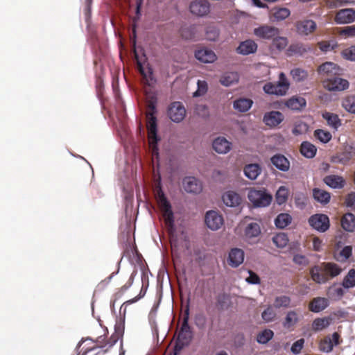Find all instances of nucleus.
Instances as JSON below:
<instances>
[{"mask_svg": "<svg viewBox=\"0 0 355 355\" xmlns=\"http://www.w3.org/2000/svg\"><path fill=\"white\" fill-rule=\"evenodd\" d=\"M316 28V24L313 20H304L297 24V29L300 34L307 35L313 33Z\"/></svg>", "mask_w": 355, "mask_h": 355, "instance_id": "nucleus-26", "label": "nucleus"}, {"mask_svg": "<svg viewBox=\"0 0 355 355\" xmlns=\"http://www.w3.org/2000/svg\"><path fill=\"white\" fill-rule=\"evenodd\" d=\"M207 91V83L204 80L198 81V90L193 93V96H200L205 94Z\"/></svg>", "mask_w": 355, "mask_h": 355, "instance_id": "nucleus-57", "label": "nucleus"}, {"mask_svg": "<svg viewBox=\"0 0 355 355\" xmlns=\"http://www.w3.org/2000/svg\"><path fill=\"white\" fill-rule=\"evenodd\" d=\"M189 307L187 306L184 311V317L181 328L178 332L175 350H180L184 346L189 345L193 338L191 328L189 324Z\"/></svg>", "mask_w": 355, "mask_h": 355, "instance_id": "nucleus-4", "label": "nucleus"}, {"mask_svg": "<svg viewBox=\"0 0 355 355\" xmlns=\"http://www.w3.org/2000/svg\"><path fill=\"white\" fill-rule=\"evenodd\" d=\"M284 119L283 114L279 111H270L266 112L263 121L265 124L270 127H276L280 124Z\"/></svg>", "mask_w": 355, "mask_h": 355, "instance_id": "nucleus-17", "label": "nucleus"}, {"mask_svg": "<svg viewBox=\"0 0 355 355\" xmlns=\"http://www.w3.org/2000/svg\"><path fill=\"white\" fill-rule=\"evenodd\" d=\"M322 117L327 121L328 125L335 130L342 125L341 120L336 114L325 112L322 114Z\"/></svg>", "mask_w": 355, "mask_h": 355, "instance_id": "nucleus-32", "label": "nucleus"}, {"mask_svg": "<svg viewBox=\"0 0 355 355\" xmlns=\"http://www.w3.org/2000/svg\"><path fill=\"white\" fill-rule=\"evenodd\" d=\"M289 87L290 83L286 75L281 72L277 83L268 82L263 85V89L268 94L282 96L286 94Z\"/></svg>", "mask_w": 355, "mask_h": 355, "instance_id": "nucleus-5", "label": "nucleus"}, {"mask_svg": "<svg viewBox=\"0 0 355 355\" xmlns=\"http://www.w3.org/2000/svg\"><path fill=\"white\" fill-rule=\"evenodd\" d=\"M206 318L202 314H199L195 317V324L199 329H203L205 327Z\"/></svg>", "mask_w": 355, "mask_h": 355, "instance_id": "nucleus-60", "label": "nucleus"}, {"mask_svg": "<svg viewBox=\"0 0 355 355\" xmlns=\"http://www.w3.org/2000/svg\"><path fill=\"white\" fill-rule=\"evenodd\" d=\"M249 200L254 207H262L269 205L272 196L265 191L250 189L248 195Z\"/></svg>", "mask_w": 355, "mask_h": 355, "instance_id": "nucleus-6", "label": "nucleus"}, {"mask_svg": "<svg viewBox=\"0 0 355 355\" xmlns=\"http://www.w3.org/2000/svg\"><path fill=\"white\" fill-rule=\"evenodd\" d=\"M329 306V300L325 297L313 298L309 304V309L313 313H319Z\"/></svg>", "mask_w": 355, "mask_h": 355, "instance_id": "nucleus-22", "label": "nucleus"}, {"mask_svg": "<svg viewBox=\"0 0 355 355\" xmlns=\"http://www.w3.org/2000/svg\"><path fill=\"white\" fill-rule=\"evenodd\" d=\"M183 188L187 193H198L202 189L201 182L194 177H186L182 181Z\"/></svg>", "mask_w": 355, "mask_h": 355, "instance_id": "nucleus-16", "label": "nucleus"}, {"mask_svg": "<svg viewBox=\"0 0 355 355\" xmlns=\"http://www.w3.org/2000/svg\"><path fill=\"white\" fill-rule=\"evenodd\" d=\"M276 201L279 205L285 203L288 199V190L285 187H280L277 190L276 195Z\"/></svg>", "mask_w": 355, "mask_h": 355, "instance_id": "nucleus-49", "label": "nucleus"}, {"mask_svg": "<svg viewBox=\"0 0 355 355\" xmlns=\"http://www.w3.org/2000/svg\"><path fill=\"white\" fill-rule=\"evenodd\" d=\"M318 72L322 80H324L335 76H340L341 69L335 63L327 62L319 66Z\"/></svg>", "mask_w": 355, "mask_h": 355, "instance_id": "nucleus-9", "label": "nucleus"}, {"mask_svg": "<svg viewBox=\"0 0 355 355\" xmlns=\"http://www.w3.org/2000/svg\"><path fill=\"white\" fill-rule=\"evenodd\" d=\"M323 87L330 92H341L346 90L349 87L347 80L335 76L328 79L322 80Z\"/></svg>", "mask_w": 355, "mask_h": 355, "instance_id": "nucleus-7", "label": "nucleus"}, {"mask_svg": "<svg viewBox=\"0 0 355 355\" xmlns=\"http://www.w3.org/2000/svg\"><path fill=\"white\" fill-rule=\"evenodd\" d=\"M168 114L173 121L179 123L185 117L186 110L180 102H173L168 108Z\"/></svg>", "mask_w": 355, "mask_h": 355, "instance_id": "nucleus-14", "label": "nucleus"}, {"mask_svg": "<svg viewBox=\"0 0 355 355\" xmlns=\"http://www.w3.org/2000/svg\"><path fill=\"white\" fill-rule=\"evenodd\" d=\"M222 199L223 202L228 207H235L241 203V198L239 193L233 191H228L225 192Z\"/></svg>", "mask_w": 355, "mask_h": 355, "instance_id": "nucleus-21", "label": "nucleus"}, {"mask_svg": "<svg viewBox=\"0 0 355 355\" xmlns=\"http://www.w3.org/2000/svg\"><path fill=\"white\" fill-rule=\"evenodd\" d=\"M332 322L331 317L317 318L312 322V329L315 331H320L327 328Z\"/></svg>", "mask_w": 355, "mask_h": 355, "instance_id": "nucleus-27", "label": "nucleus"}, {"mask_svg": "<svg viewBox=\"0 0 355 355\" xmlns=\"http://www.w3.org/2000/svg\"><path fill=\"white\" fill-rule=\"evenodd\" d=\"M323 182L332 189H343L345 185V180L338 175H329L323 178Z\"/></svg>", "mask_w": 355, "mask_h": 355, "instance_id": "nucleus-20", "label": "nucleus"}, {"mask_svg": "<svg viewBox=\"0 0 355 355\" xmlns=\"http://www.w3.org/2000/svg\"><path fill=\"white\" fill-rule=\"evenodd\" d=\"M253 33L259 38L269 40L279 35V30L272 26L262 25L254 28Z\"/></svg>", "mask_w": 355, "mask_h": 355, "instance_id": "nucleus-11", "label": "nucleus"}, {"mask_svg": "<svg viewBox=\"0 0 355 355\" xmlns=\"http://www.w3.org/2000/svg\"><path fill=\"white\" fill-rule=\"evenodd\" d=\"M313 195L317 201L323 204L328 203L331 198L329 192L317 188L313 190Z\"/></svg>", "mask_w": 355, "mask_h": 355, "instance_id": "nucleus-38", "label": "nucleus"}, {"mask_svg": "<svg viewBox=\"0 0 355 355\" xmlns=\"http://www.w3.org/2000/svg\"><path fill=\"white\" fill-rule=\"evenodd\" d=\"M304 338H300L294 342L291 346V352L295 354H300L304 347Z\"/></svg>", "mask_w": 355, "mask_h": 355, "instance_id": "nucleus-58", "label": "nucleus"}, {"mask_svg": "<svg viewBox=\"0 0 355 355\" xmlns=\"http://www.w3.org/2000/svg\"><path fill=\"white\" fill-rule=\"evenodd\" d=\"M205 222L211 230H218L223 225V216L216 211H209L205 215Z\"/></svg>", "mask_w": 355, "mask_h": 355, "instance_id": "nucleus-13", "label": "nucleus"}, {"mask_svg": "<svg viewBox=\"0 0 355 355\" xmlns=\"http://www.w3.org/2000/svg\"><path fill=\"white\" fill-rule=\"evenodd\" d=\"M341 271L340 267L335 263L322 262L311 267L309 273L314 282L322 284L339 275Z\"/></svg>", "mask_w": 355, "mask_h": 355, "instance_id": "nucleus-2", "label": "nucleus"}, {"mask_svg": "<svg viewBox=\"0 0 355 355\" xmlns=\"http://www.w3.org/2000/svg\"><path fill=\"white\" fill-rule=\"evenodd\" d=\"M249 277L246 278V282L252 284H258L260 283L259 277L253 271L249 270Z\"/></svg>", "mask_w": 355, "mask_h": 355, "instance_id": "nucleus-59", "label": "nucleus"}, {"mask_svg": "<svg viewBox=\"0 0 355 355\" xmlns=\"http://www.w3.org/2000/svg\"><path fill=\"white\" fill-rule=\"evenodd\" d=\"M239 81V75L236 72H228L223 74L220 79V83L226 87L237 83Z\"/></svg>", "mask_w": 355, "mask_h": 355, "instance_id": "nucleus-37", "label": "nucleus"}, {"mask_svg": "<svg viewBox=\"0 0 355 355\" xmlns=\"http://www.w3.org/2000/svg\"><path fill=\"white\" fill-rule=\"evenodd\" d=\"M291 298L285 295L276 296L274 299L273 306L275 309H287L291 306Z\"/></svg>", "mask_w": 355, "mask_h": 355, "instance_id": "nucleus-33", "label": "nucleus"}, {"mask_svg": "<svg viewBox=\"0 0 355 355\" xmlns=\"http://www.w3.org/2000/svg\"><path fill=\"white\" fill-rule=\"evenodd\" d=\"M308 223L313 229L320 232H325L330 226L329 217L323 214H315L311 216Z\"/></svg>", "mask_w": 355, "mask_h": 355, "instance_id": "nucleus-8", "label": "nucleus"}, {"mask_svg": "<svg viewBox=\"0 0 355 355\" xmlns=\"http://www.w3.org/2000/svg\"><path fill=\"white\" fill-rule=\"evenodd\" d=\"M301 320V315L299 310H290L286 312L282 321L283 327L290 331H293L297 324Z\"/></svg>", "mask_w": 355, "mask_h": 355, "instance_id": "nucleus-10", "label": "nucleus"}, {"mask_svg": "<svg viewBox=\"0 0 355 355\" xmlns=\"http://www.w3.org/2000/svg\"><path fill=\"white\" fill-rule=\"evenodd\" d=\"M343 228L347 232H353L355 230L354 215L351 213L345 214L341 219Z\"/></svg>", "mask_w": 355, "mask_h": 355, "instance_id": "nucleus-35", "label": "nucleus"}, {"mask_svg": "<svg viewBox=\"0 0 355 355\" xmlns=\"http://www.w3.org/2000/svg\"><path fill=\"white\" fill-rule=\"evenodd\" d=\"M243 171L248 178L254 180L260 175L261 168L258 164H250L244 167Z\"/></svg>", "mask_w": 355, "mask_h": 355, "instance_id": "nucleus-29", "label": "nucleus"}, {"mask_svg": "<svg viewBox=\"0 0 355 355\" xmlns=\"http://www.w3.org/2000/svg\"><path fill=\"white\" fill-rule=\"evenodd\" d=\"M318 46L322 51L327 52L334 50L337 44L335 42L322 41L318 42Z\"/></svg>", "mask_w": 355, "mask_h": 355, "instance_id": "nucleus-55", "label": "nucleus"}, {"mask_svg": "<svg viewBox=\"0 0 355 355\" xmlns=\"http://www.w3.org/2000/svg\"><path fill=\"white\" fill-rule=\"evenodd\" d=\"M229 296L225 293L219 294L216 297V306L218 309L223 310L227 307Z\"/></svg>", "mask_w": 355, "mask_h": 355, "instance_id": "nucleus-54", "label": "nucleus"}, {"mask_svg": "<svg viewBox=\"0 0 355 355\" xmlns=\"http://www.w3.org/2000/svg\"><path fill=\"white\" fill-rule=\"evenodd\" d=\"M308 130L309 126L306 123L303 121H299L295 123L292 132L293 135L297 136L305 134L308 131Z\"/></svg>", "mask_w": 355, "mask_h": 355, "instance_id": "nucleus-51", "label": "nucleus"}, {"mask_svg": "<svg viewBox=\"0 0 355 355\" xmlns=\"http://www.w3.org/2000/svg\"><path fill=\"white\" fill-rule=\"evenodd\" d=\"M292 216L288 213H281L275 219V226L279 229H284L292 222Z\"/></svg>", "mask_w": 355, "mask_h": 355, "instance_id": "nucleus-31", "label": "nucleus"}, {"mask_svg": "<svg viewBox=\"0 0 355 355\" xmlns=\"http://www.w3.org/2000/svg\"><path fill=\"white\" fill-rule=\"evenodd\" d=\"M197 31V26L195 25L181 29V35L186 40L196 39L195 31Z\"/></svg>", "mask_w": 355, "mask_h": 355, "instance_id": "nucleus-50", "label": "nucleus"}, {"mask_svg": "<svg viewBox=\"0 0 355 355\" xmlns=\"http://www.w3.org/2000/svg\"><path fill=\"white\" fill-rule=\"evenodd\" d=\"M132 282L133 277H130L128 281L120 288L119 291L116 293V295H118L119 297L121 296L131 286Z\"/></svg>", "mask_w": 355, "mask_h": 355, "instance_id": "nucleus-61", "label": "nucleus"}, {"mask_svg": "<svg viewBox=\"0 0 355 355\" xmlns=\"http://www.w3.org/2000/svg\"><path fill=\"white\" fill-rule=\"evenodd\" d=\"M318 349L320 352L324 353H329L334 349V344L331 341L330 336H325L321 339L318 344Z\"/></svg>", "mask_w": 355, "mask_h": 355, "instance_id": "nucleus-39", "label": "nucleus"}, {"mask_svg": "<svg viewBox=\"0 0 355 355\" xmlns=\"http://www.w3.org/2000/svg\"><path fill=\"white\" fill-rule=\"evenodd\" d=\"M260 234L261 227L257 223L248 224L245 230V236L248 241L257 238Z\"/></svg>", "mask_w": 355, "mask_h": 355, "instance_id": "nucleus-28", "label": "nucleus"}, {"mask_svg": "<svg viewBox=\"0 0 355 355\" xmlns=\"http://www.w3.org/2000/svg\"><path fill=\"white\" fill-rule=\"evenodd\" d=\"M322 6L327 9H336L339 7L345 6L343 0H324Z\"/></svg>", "mask_w": 355, "mask_h": 355, "instance_id": "nucleus-52", "label": "nucleus"}, {"mask_svg": "<svg viewBox=\"0 0 355 355\" xmlns=\"http://www.w3.org/2000/svg\"><path fill=\"white\" fill-rule=\"evenodd\" d=\"M286 105L293 110H300L306 105V101L302 97H292L286 102Z\"/></svg>", "mask_w": 355, "mask_h": 355, "instance_id": "nucleus-36", "label": "nucleus"}, {"mask_svg": "<svg viewBox=\"0 0 355 355\" xmlns=\"http://www.w3.org/2000/svg\"><path fill=\"white\" fill-rule=\"evenodd\" d=\"M291 12L288 8H279L274 10L273 16L277 20H283L290 15Z\"/></svg>", "mask_w": 355, "mask_h": 355, "instance_id": "nucleus-53", "label": "nucleus"}, {"mask_svg": "<svg viewBox=\"0 0 355 355\" xmlns=\"http://www.w3.org/2000/svg\"><path fill=\"white\" fill-rule=\"evenodd\" d=\"M343 107L351 114H355V95L346 96L342 102Z\"/></svg>", "mask_w": 355, "mask_h": 355, "instance_id": "nucleus-40", "label": "nucleus"}, {"mask_svg": "<svg viewBox=\"0 0 355 355\" xmlns=\"http://www.w3.org/2000/svg\"><path fill=\"white\" fill-rule=\"evenodd\" d=\"M277 316L274 306H268L261 313V318L265 322L273 321Z\"/></svg>", "mask_w": 355, "mask_h": 355, "instance_id": "nucleus-45", "label": "nucleus"}, {"mask_svg": "<svg viewBox=\"0 0 355 355\" xmlns=\"http://www.w3.org/2000/svg\"><path fill=\"white\" fill-rule=\"evenodd\" d=\"M272 40V48H275L278 51L284 49L288 45V39L286 37L279 36V35L273 37Z\"/></svg>", "mask_w": 355, "mask_h": 355, "instance_id": "nucleus-42", "label": "nucleus"}, {"mask_svg": "<svg viewBox=\"0 0 355 355\" xmlns=\"http://www.w3.org/2000/svg\"><path fill=\"white\" fill-rule=\"evenodd\" d=\"M338 33L346 37H355V25L342 28Z\"/></svg>", "mask_w": 355, "mask_h": 355, "instance_id": "nucleus-56", "label": "nucleus"}, {"mask_svg": "<svg viewBox=\"0 0 355 355\" xmlns=\"http://www.w3.org/2000/svg\"><path fill=\"white\" fill-rule=\"evenodd\" d=\"M274 336V332L270 329H265L260 332L257 337L259 343L266 344Z\"/></svg>", "mask_w": 355, "mask_h": 355, "instance_id": "nucleus-46", "label": "nucleus"}, {"mask_svg": "<svg viewBox=\"0 0 355 355\" xmlns=\"http://www.w3.org/2000/svg\"><path fill=\"white\" fill-rule=\"evenodd\" d=\"M209 3L206 0H197L191 3L189 8L192 14L202 17L209 12Z\"/></svg>", "mask_w": 355, "mask_h": 355, "instance_id": "nucleus-15", "label": "nucleus"}, {"mask_svg": "<svg viewBox=\"0 0 355 355\" xmlns=\"http://www.w3.org/2000/svg\"><path fill=\"white\" fill-rule=\"evenodd\" d=\"M155 197L162 212L167 231L168 234H172L175 232V228L174 214L172 210L171 205L160 187L157 188Z\"/></svg>", "mask_w": 355, "mask_h": 355, "instance_id": "nucleus-3", "label": "nucleus"}, {"mask_svg": "<svg viewBox=\"0 0 355 355\" xmlns=\"http://www.w3.org/2000/svg\"><path fill=\"white\" fill-rule=\"evenodd\" d=\"M257 49V44L251 40L242 42L238 46L236 51L239 54L248 55L254 53Z\"/></svg>", "mask_w": 355, "mask_h": 355, "instance_id": "nucleus-25", "label": "nucleus"}, {"mask_svg": "<svg viewBox=\"0 0 355 355\" xmlns=\"http://www.w3.org/2000/svg\"><path fill=\"white\" fill-rule=\"evenodd\" d=\"M331 339L334 344V347L339 345L343 342V339L341 338L340 335L338 332L333 333Z\"/></svg>", "mask_w": 355, "mask_h": 355, "instance_id": "nucleus-63", "label": "nucleus"}, {"mask_svg": "<svg viewBox=\"0 0 355 355\" xmlns=\"http://www.w3.org/2000/svg\"><path fill=\"white\" fill-rule=\"evenodd\" d=\"M244 261V252L239 248H233L229 252L227 259L228 264L233 267L236 268L240 266Z\"/></svg>", "mask_w": 355, "mask_h": 355, "instance_id": "nucleus-18", "label": "nucleus"}, {"mask_svg": "<svg viewBox=\"0 0 355 355\" xmlns=\"http://www.w3.org/2000/svg\"><path fill=\"white\" fill-rule=\"evenodd\" d=\"M146 98L148 108L146 112L148 137L150 146L152 148L153 154L158 155L157 145L160 139L157 134V118L155 116L157 98L156 94L153 92H146Z\"/></svg>", "mask_w": 355, "mask_h": 355, "instance_id": "nucleus-1", "label": "nucleus"}, {"mask_svg": "<svg viewBox=\"0 0 355 355\" xmlns=\"http://www.w3.org/2000/svg\"><path fill=\"white\" fill-rule=\"evenodd\" d=\"M219 37V31L214 26H208L205 31V38L209 41H216Z\"/></svg>", "mask_w": 355, "mask_h": 355, "instance_id": "nucleus-48", "label": "nucleus"}, {"mask_svg": "<svg viewBox=\"0 0 355 355\" xmlns=\"http://www.w3.org/2000/svg\"><path fill=\"white\" fill-rule=\"evenodd\" d=\"M334 21L337 24H347L355 21V10L354 8H343L336 12Z\"/></svg>", "mask_w": 355, "mask_h": 355, "instance_id": "nucleus-12", "label": "nucleus"}, {"mask_svg": "<svg viewBox=\"0 0 355 355\" xmlns=\"http://www.w3.org/2000/svg\"><path fill=\"white\" fill-rule=\"evenodd\" d=\"M345 202L347 207H352L355 205V193L348 194L346 198Z\"/></svg>", "mask_w": 355, "mask_h": 355, "instance_id": "nucleus-64", "label": "nucleus"}, {"mask_svg": "<svg viewBox=\"0 0 355 355\" xmlns=\"http://www.w3.org/2000/svg\"><path fill=\"white\" fill-rule=\"evenodd\" d=\"M232 144L225 137H218L213 141V148L216 152L220 154H225L231 149Z\"/></svg>", "mask_w": 355, "mask_h": 355, "instance_id": "nucleus-24", "label": "nucleus"}, {"mask_svg": "<svg viewBox=\"0 0 355 355\" xmlns=\"http://www.w3.org/2000/svg\"><path fill=\"white\" fill-rule=\"evenodd\" d=\"M317 148L309 141H303L300 145V153L306 158H313L316 155Z\"/></svg>", "mask_w": 355, "mask_h": 355, "instance_id": "nucleus-30", "label": "nucleus"}, {"mask_svg": "<svg viewBox=\"0 0 355 355\" xmlns=\"http://www.w3.org/2000/svg\"><path fill=\"white\" fill-rule=\"evenodd\" d=\"M272 242L277 248H282L287 245L288 239L285 233H279L273 236Z\"/></svg>", "mask_w": 355, "mask_h": 355, "instance_id": "nucleus-44", "label": "nucleus"}, {"mask_svg": "<svg viewBox=\"0 0 355 355\" xmlns=\"http://www.w3.org/2000/svg\"><path fill=\"white\" fill-rule=\"evenodd\" d=\"M253 102L249 98H241L234 102V108L239 112H247L252 105Z\"/></svg>", "mask_w": 355, "mask_h": 355, "instance_id": "nucleus-34", "label": "nucleus"}, {"mask_svg": "<svg viewBox=\"0 0 355 355\" xmlns=\"http://www.w3.org/2000/svg\"><path fill=\"white\" fill-rule=\"evenodd\" d=\"M271 163L282 171H288L290 168V162L283 155L276 154L270 159Z\"/></svg>", "mask_w": 355, "mask_h": 355, "instance_id": "nucleus-23", "label": "nucleus"}, {"mask_svg": "<svg viewBox=\"0 0 355 355\" xmlns=\"http://www.w3.org/2000/svg\"><path fill=\"white\" fill-rule=\"evenodd\" d=\"M352 253V248L351 246H345L343 248L340 252V255L343 257L345 259H349Z\"/></svg>", "mask_w": 355, "mask_h": 355, "instance_id": "nucleus-62", "label": "nucleus"}, {"mask_svg": "<svg viewBox=\"0 0 355 355\" xmlns=\"http://www.w3.org/2000/svg\"><path fill=\"white\" fill-rule=\"evenodd\" d=\"M314 136L322 143H327L331 139V134L327 130L318 129L314 131Z\"/></svg>", "mask_w": 355, "mask_h": 355, "instance_id": "nucleus-47", "label": "nucleus"}, {"mask_svg": "<svg viewBox=\"0 0 355 355\" xmlns=\"http://www.w3.org/2000/svg\"><path fill=\"white\" fill-rule=\"evenodd\" d=\"M342 285L345 288L355 286V269H351L343 279Z\"/></svg>", "mask_w": 355, "mask_h": 355, "instance_id": "nucleus-43", "label": "nucleus"}, {"mask_svg": "<svg viewBox=\"0 0 355 355\" xmlns=\"http://www.w3.org/2000/svg\"><path fill=\"white\" fill-rule=\"evenodd\" d=\"M195 57L197 60L205 63H211L216 60L215 53L208 49H201L195 52Z\"/></svg>", "mask_w": 355, "mask_h": 355, "instance_id": "nucleus-19", "label": "nucleus"}, {"mask_svg": "<svg viewBox=\"0 0 355 355\" xmlns=\"http://www.w3.org/2000/svg\"><path fill=\"white\" fill-rule=\"evenodd\" d=\"M290 73L293 79L296 82L304 81L309 76L308 71L301 68H295L291 71Z\"/></svg>", "mask_w": 355, "mask_h": 355, "instance_id": "nucleus-41", "label": "nucleus"}]
</instances>
